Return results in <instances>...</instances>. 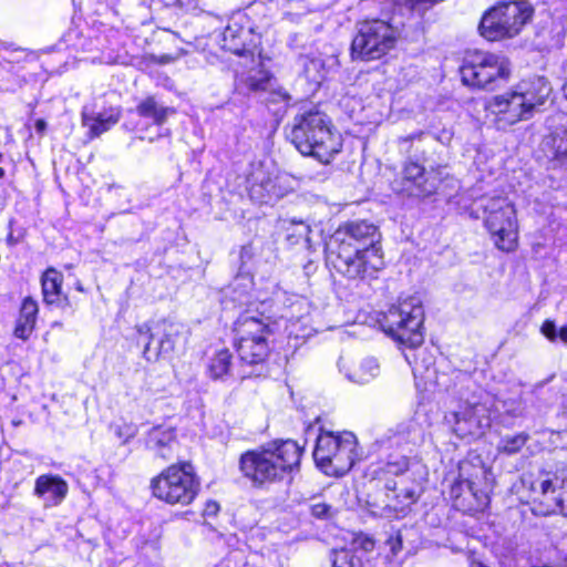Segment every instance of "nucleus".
Segmentation results:
<instances>
[{
  "mask_svg": "<svg viewBox=\"0 0 567 567\" xmlns=\"http://www.w3.org/2000/svg\"><path fill=\"white\" fill-rule=\"evenodd\" d=\"M437 179L430 176L417 163H408L402 172V178L395 189L408 196L427 197L435 193Z\"/></svg>",
  "mask_w": 567,
  "mask_h": 567,
  "instance_id": "obj_17",
  "label": "nucleus"
},
{
  "mask_svg": "<svg viewBox=\"0 0 567 567\" xmlns=\"http://www.w3.org/2000/svg\"><path fill=\"white\" fill-rule=\"evenodd\" d=\"M498 409L512 417H520L524 415L525 406L520 394L498 400Z\"/></svg>",
  "mask_w": 567,
  "mask_h": 567,
  "instance_id": "obj_32",
  "label": "nucleus"
},
{
  "mask_svg": "<svg viewBox=\"0 0 567 567\" xmlns=\"http://www.w3.org/2000/svg\"><path fill=\"white\" fill-rule=\"evenodd\" d=\"M486 110L496 115V124L501 130L527 120L532 115L516 89L494 96L486 104Z\"/></svg>",
  "mask_w": 567,
  "mask_h": 567,
  "instance_id": "obj_16",
  "label": "nucleus"
},
{
  "mask_svg": "<svg viewBox=\"0 0 567 567\" xmlns=\"http://www.w3.org/2000/svg\"><path fill=\"white\" fill-rule=\"evenodd\" d=\"M532 8L525 1L501 2L482 17L480 34L488 41L512 39L530 20Z\"/></svg>",
  "mask_w": 567,
  "mask_h": 567,
  "instance_id": "obj_7",
  "label": "nucleus"
},
{
  "mask_svg": "<svg viewBox=\"0 0 567 567\" xmlns=\"http://www.w3.org/2000/svg\"><path fill=\"white\" fill-rule=\"evenodd\" d=\"M247 252H248V247L247 246H243L241 249H240V258L243 259L244 256H247Z\"/></svg>",
  "mask_w": 567,
  "mask_h": 567,
  "instance_id": "obj_49",
  "label": "nucleus"
},
{
  "mask_svg": "<svg viewBox=\"0 0 567 567\" xmlns=\"http://www.w3.org/2000/svg\"><path fill=\"white\" fill-rule=\"evenodd\" d=\"M62 275L54 269L47 270L42 276V292L47 303L53 305L61 301Z\"/></svg>",
  "mask_w": 567,
  "mask_h": 567,
  "instance_id": "obj_26",
  "label": "nucleus"
},
{
  "mask_svg": "<svg viewBox=\"0 0 567 567\" xmlns=\"http://www.w3.org/2000/svg\"><path fill=\"white\" fill-rule=\"evenodd\" d=\"M379 372V365L375 360L368 359L361 363L360 371L355 373L354 380L358 383H367Z\"/></svg>",
  "mask_w": 567,
  "mask_h": 567,
  "instance_id": "obj_35",
  "label": "nucleus"
},
{
  "mask_svg": "<svg viewBox=\"0 0 567 567\" xmlns=\"http://www.w3.org/2000/svg\"><path fill=\"white\" fill-rule=\"evenodd\" d=\"M329 260L339 274L349 279L373 277L383 267V257L378 250L365 252L352 249L349 245L332 246Z\"/></svg>",
  "mask_w": 567,
  "mask_h": 567,
  "instance_id": "obj_12",
  "label": "nucleus"
},
{
  "mask_svg": "<svg viewBox=\"0 0 567 567\" xmlns=\"http://www.w3.org/2000/svg\"><path fill=\"white\" fill-rule=\"evenodd\" d=\"M114 6H120L122 0H111Z\"/></svg>",
  "mask_w": 567,
  "mask_h": 567,
  "instance_id": "obj_50",
  "label": "nucleus"
},
{
  "mask_svg": "<svg viewBox=\"0 0 567 567\" xmlns=\"http://www.w3.org/2000/svg\"><path fill=\"white\" fill-rule=\"evenodd\" d=\"M238 336L237 352L241 362L237 378L244 380L257 375L254 371H247L246 367H260L269 354L267 339L271 329L262 319L252 316H241L235 327Z\"/></svg>",
  "mask_w": 567,
  "mask_h": 567,
  "instance_id": "obj_4",
  "label": "nucleus"
},
{
  "mask_svg": "<svg viewBox=\"0 0 567 567\" xmlns=\"http://www.w3.org/2000/svg\"><path fill=\"white\" fill-rule=\"evenodd\" d=\"M454 419V432L461 437L480 435L491 424L487 408L482 403L466 405Z\"/></svg>",
  "mask_w": 567,
  "mask_h": 567,
  "instance_id": "obj_18",
  "label": "nucleus"
},
{
  "mask_svg": "<svg viewBox=\"0 0 567 567\" xmlns=\"http://www.w3.org/2000/svg\"><path fill=\"white\" fill-rule=\"evenodd\" d=\"M409 458L405 456H401L395 461H390L385 464V466L381 470V473L378 477H391L401 478L402 475L409 470Z\"/></svg>",
  "mask_w": 567,
  "mask_h": 567,
  "instance_id": "obj_33",
  "label": "nucleus"
},
{
  "mask_svg": "<svg viewBox=\"0 0 567 567\" xmlns=\"http://www.w3.org/2000/svg\"><path fill=\"white\" fill-rule=\"evenodd\" d=\"M156 498L171 505H188L197 496L200 482L190 463L173 464L151 481Z\"/></svg>",
  "mask_w": 567,
  "mask_h": 567,
  "instance_id": "obj_6",
  "label": "nucleus"
},
{
  "mask_svg": "<svg viewBox=\"0 0 567 567\" xmlns=\"http://www.w3.org/2000/svg\"><path fill=\"white\" fill-rule=\"evenodd\" d=\"M289 137L302 155L323 164L330 163L342 147L341 136L332 131L329 117L317 110L296 115Z\"/></svg>",
  "mask_w": 567,
  "mask_h": 567,
  "instance_id": "obj_2",
  "label": "nucleus"
},
{
  "mask_svg": "<svg viewBox=\"0 0 567 567\" xmlns=\"http://www.w3.org/2000/svg\"><path fill=\"white\" fill-rule=\"evenodd\" d=\"M47 128V123L44 120H38L35 122V130L39 132V133H43Z\"/></svg>",
  "mask_w": 567,
  "mask_h": 567,
  "instance_id": "obj_46",
  "label": "nucleus"
},
{
  "mask_svg": "<svg viewBox=\"0 0 567 567\" xmlns=\"http://www.w3.org/2000/svg\"><path fill=\"white\" fill-rule=\"evenodd\" d=\"M219 506L216 502H209L205 508L207 515H214L218 512Z\"/></svg>",
  "mask_w": 567,
  "mask_h": 567,
  "instance_id": "obj_44",
  "label": "nucleus"
},
{
  "mask_svg": "<svg viewBox=\"0 0 567 567\" xmlns=\"http://www.w3.org/2000/svg\"><path fill=\"white\" fill-rule=\"evenodd\" d=\"M484 225L493 243L502 251L512 252L517 248L518 225L513 204L502 196L482 199Z\"/></svg>",
  "mask_w": 567,
  "mask_h": 567,
  "instance_id": "obj_9",
  "label": "nucleus"
},
{
  "mask_svg": "<svg viewBox=\"0 0 567 567\" xmlns=\"http://www.w3.org/2000/svg\"><path fill=\"white\" fill-rule=\"evenodd\" d=\"M460 73L465 85L494 90L508 80L511 64L505 56L473 51L466 54Z\"/></svg>",
  "mask_w": 567,
  "mask_h": 567,
  "instance_id": "obj_8",
  "label": "nucleus"
},
{
  "mask_svg": "<svg viewBox=\"0 0 567 567\" xmlns=\"http://www.w3.org/2000/svg\"><path fill=\"white\" fill-rule=\"evenodd\" d=\"M38 315V305L31 298H25L20 309V316L14 328V336L27 340L32 333Z\"/></svg>",
  "mask_w": 567,
  "mask_h": 567,
  "instance_id": "obj_23",
  "label": "nucleus"
},
{
  "mask_svg": "<svg viewBox=\"0 0 567 567\" xmlns=\"http://www.w3.org/2000/svg\"><path fill=\"white\" fill-rule=\"evenodd\" d=\"M396 42L395 30L380 19L357 23V33L351 43V55L362 61L381 59Z\"/></svg>",
  "mask_w": 567,
  "mask_h": 567,
  "instance_id": "obj_10",
  "label": "nucleus"
},
{
  "mask_svg": "<svg viewBox=\"0 0 567 567\" xmlns=\"http://www.w3.org/2000/svg\"><path fill=\"white\" fill-rule=\"evenodd\" d=\"M357 445V437L351 432L321 431L317 437L313 460L327 475L343 476L358 457Z\"/></svg>",
  "mask_w": 567,
  "mask_h": 567,
  "instance_id": "obj_5",
  "label": "nucleus"
},
{
  "mask_svg": "<svg viewBox=\"0 0 567 567\" xmlns=\"http://www.w3.org/2000/svg\"><path fill=\"white\" fill-rule=\"evenodd\" d=\"M419 433V426L412 419H406L396 423L388 430V439L394 440L395 444L401 445L414 442Z\"/></svg>",
  "mask_w": 567,
  "mask_h": 567,
  "instance_id": "obj_27",
  "label": "nucleus"
},
{
  "mask_svg": "<svg viewBox=\"0 0 567 567\" xmlns=\"http://www.w3.org/2000/svg\"><path fill=\"white\" fill-rule=\"evenodd\" d=\"M528 440L529 435L525 432L505 435L499 440L497 451L507 455L516 454L524 447Z\"/></svg>",
  "mask_w": 567,
  "mask_h": 567,
  "instance_id": "obj_30",
  "label": "nucleus"
},
{
  "mask_svg": "<svg viewBox=\"0 0 567 567\" xmlns=\"http://www.w3.org/2000/svg\"><path fill=\"white\" fill-rule=\"evenodd\" d=\"M321 69L322 62L320 60H310L305 64V74L309 81L319 84L323 79Z\"/></svg>",
  "mask_w": 567,
  "mask_h": 567,
  "instance_id": "obj_36",
  "label": "nucleus"
},
{
  "mask_svg": "<svg viewBox=\"0 0 567 567\" xmlns=\"http://www.w3.org/2000/svg\"><path fill=\"white\" fill-rule=\"evenodd\" d=\"M68 492V483L59 475L44 474L35 480L34 495L42 497L45 506L60 505Z\"/></svg>",
  "mask_w": 567,
  "mask_h": 567,
  "instance_id": "obj_20",
  "label": "nucleus"
},
{
  "mask_svg": "<svg viewBox=\"0 0 567 567\" xmlns=\"http://www.w3.org/2000/svg\"><path fill=\"white\" fill-rule=\"evenodd\" d=\"M377 492L373 505L389 513H403L417 501L415 486L406 484V480L392 477H374Z\"/></svg>",
  "mask_w": 567,
  "mask_h": 567,
  "instance_id": "obj_13",
  "label": "nucleus"
},
{
  "mask_svg": "<svg viewBox=\"0 0 567 567\" xmlns=\"http://www.w3.org/2000/svg\"><path fill=\"white\" fill-rule=\"evenodd\" d=\"M332 564V567H363L361 559L347 549L333 551Z\"/></svg>",
  "mask_w": 567,
  "mask_h": 567,
  "instance_id": "obj_34",
  "label": "nucleus"
},
{
  "mask_svg": "<svg viewBox=\"0 0 567 567\" xmlns=\"http://www.w3.org/2000/svg\"><path fill=\"white\" fill-rule=\"evenodd\" d=\"M462 493L471 495L477 499L478 506L485 504L486 495L478 493V491L475 488V484L468 480L458 482L452 487V496L455 497L457 506L464 505L462 502H460Z\"/></svg>",
  "mask_w": 567,
  "mask_h": 567,
  "instance_id": "obj_31",
  "label": "nucleus"
},
{
  "mask_svg": "<svg viewBox=\"0 0 567 567\" xmlns=\"http://www.w3.org/2000/svg\"><path fill=\"white\" fill-rule=\"evenodd\" d=\"M558 337L563 342L567 343V324L560 328Z\"/></svg>",
  "mask_w": 567,
  "mask_h": 567,
  "instance_id": "obj_47",
  "label": "nucleus"
},
{
  "mask_svg": "<svg viewBox=\"0 0 567 567\" xmlns=\"http://www.w3.org/2000/svg\"><path fill=\"white\" fill-rule=\"evenodd\" d=\"M136 112L142 117L151 118L154 124L162 125L175 110L159 104L154 96H147L138 103Z\"/></svg>",
  "mask_w": 567,
  "mask_h": 567,
  "instance_id": "obj_24",
  "label": "nucleus"
},
{
  "mask_svg": "<svg viewBox=\"0 0 567 567\" xmlns=\"http://www.w3.org/2000/svg\"><path fill=\"white\" fill-rule=\"evenodd\" d=\"M272 75L262 69L251 70L248 75L241 80L248 92H266L272 89L275 84Z\"/></svg>",
  "mask_w": 567,
  "mask_h": 567,
  "instance_id": "obj_28",
  "label": "nucleus"
},
{
  "mask_svg": "<svg viewBox=\"0 0 567 567\" xmlns=\"http://www.w3.org/2000/svg\"><path fill=\"white\" fill-rule=\"evenodd\" d=\"M540 488L544 494H547L553 488V483L550 480H545L540 483Z\"/></svg>",
  "mask_w": 567,
  "mask_h": 567,
  "instance_id": "obj_45",
  "label": "nucleus"
},
{
  "mask_svg": "<svg viewBox=\"0 0 567 567\" xmlns=\"http://www.w3.org/2000/svg\"><path fill=\"white\" fill-rule=\"evenodd\" d=\"M542 150L546 157L550 159H565L567 158V131L556 130L544 137L542 142Z\"/></svg>",
  "mask_w": 567,
  "mask_h": 567,
  "instance_id": "obj_25",
  "label": "nucleus"
},
{
  "mask_svg": "<svg viewBox=\"0 0 567 567\" xmlns=\"http://www.w3.org/2000/svg\"><path fill=\"white\" fill-rule=\"evenodd\" d=\"M155 332L152 328L144 323L136 328L138 337L137 342L144 343L143 357L148 362H156L162 357L173 352L175 347V339L178 334L177 324L163 320L157 322L154 327Z\"/></svg>",
  "mask_w": 567,
  "mask_h": 567,
  "instance_id": "obj_14",
  "label": "nucleus"
},
{
  "mask_svg": "<svg viewBox=\"0 0 567 567\" xmlns=\"http://www.w3.org/2000/svg\"><path fill=\"white\" fill-rule=\"evenodd\" d=\"M84 125L89 128L92 136H99L106 130V123L101 117H87L84 115Z\"/></svg>",
  "mask_w": 567,
  "mask_h": 567,
  "instance_id": "obj_37",
  "label": "nucleus"
},
{
  "mask_svg": "<svg viewBox=\"0 0 567 567\" xmlns=\"http://www.w3.org/2000/svg\"><path fill=\"white\" fill-rule=\"evenodd\" d=\"M476 567H485V566H483V565L478 564Z\"/></svg>",
  "mask_w": 567,
  "mask_h": 567,
  "instance_id": "obj_53",
  "label": "nucleus"
},
{
  "mask_svg": "<svg viewBox=\"0 0 567 567\" xmlns=\"http://www.w3.org/2000/svg\"><path fill=\"white\" fill-rule=\"evenodd\" d=\"M177 446L175 432L171 427L156 426L147 434L146 447L164 461L175 456Z\"/></svg>",
  "mask_w": 567,
  "mask_h": 567,
  "instance_id": "obj_21",
  "label": "nucleus"
},
{
  "mask_svg": "<svg viewBox=\"0 0 567 567\" xmlns=\"http://www.w3.org/2000/svg\"><path fill=\"white\" fill-rule=\"evenodd\" d=\"M107 121H109V123H110V122L112 121V116H109V117H107ZM113 122H116V118H115V120H113Z\"/></svg>",
  "mask_w": 567,
  "mask_h": 567,
  "instance_id": "obj_52",
  "label": "nucleus"
},
{
  "mask_svg": "<svg viewBox=\"0 0 567 567\" xmlns=\"http://www.w3.org/2000/svg\"><path fill=\"white\" fill-rule=\"evenodd\" d=\"M270 91V102L277 103V102H288L290 100L289 93L284 90L282 87L275 89V84L272 85V89Z\"/></svg>",
  "mask_w": 567,
  "mask_h": 567,
  "instance_id": "obj_41",
  "label": "nucleus"
},
{
  "mask_svg": "<svg viewBox=\"0 0 567 567\" xmlns=\"http://www.w3.org/2000/svg\"><path fill=\"white\" fill-rule=\"evenodd\" d=\"M354 545L358 548H361L362 550L368 553V551L373 550L374 540L370 536L361 534L354 538Z\"/></svg>",
  "mask_w": 567,
  "mask_h": 567,
  "instance_id": "obj_40",
  "label": "nucleus"
},
{
  "mask_svg": "<svg viewBox=\"0 0 567 567\" xmlns=\"http://www.w3.org/2000/svg\"><path fill=\"white\" fill-rule=\"evenodd\" d=\"M293 226H296V230L293 233V236H297L298 238H305L308 239L310 227L309 225L305 224L303 221H291Z\"/></svg>",
  "mask_w": 567,
  "mask_h": 567,
  "instance_id": "obj_43",
  "label": "nucleus"
},
{
  "mask_svg": "<svg viewBox=\"0 0 567 567\" xmlns=\"http://www.w3.org/2000/svg\"><path fill=\"white\" fill-rule=\"evenodd\" d=\"M542 332L548 338L550 341L556 340L557 338V329L554 321L546 320L542 326Z\"/></svg>",
  "mask_w": 567,
  "mask_h": 567,
  "instance_id": "obj_42",
  "label": "nucleus"
},
{
  "mask_svg": "<svg viewBox=\"0 0 567 567\" xmlns=\"http://www.w3.org/2000/svg\"><path fill=\"white\" fill-rule=\"evenodd\" d=\"M115 435L120 443H126L130 439L135 435V427L130 424H125L123 427H117L115 431Z\"/></svg>",
  "mask_w": 567,
  "mask_h": 567,
  "instance_id": "obj_39",
  "label": "nucleus"
},
{
  "mask_svg": "<svg viewBox=\"0 0 567 567\" xmlns=\"http://www.w3.org/2000/svg\"><path fill=\"white\" fill-rule=\"evenodd\" d=\"M424 310L416 296H410L389 307L378 322L382 330L402 344L414 348L423 342Z\"/></svg>",
  "mask_w": 567,
  "mask_h": 567,
  "instance_id": "obj_3",
  "label": "nucleus"
},
{
  "mask_svg": "<svg viewBox=\"0 0 567 567\" xmlns=\"http://www.w3.org/2000/svg\"><path fill=\"white\" fill-rule=\"evenodd\" d=\"M310 512H311L312 516H315L316 518H319V519H327V518L332 517V515H333L331 505L323 503V502L311 504Z\"/></svg>",
  "mask_w": 567,
  "mask_h": 567,
  "instance_id": "obj_38",
  "label": "nucleus"
},
{
  "mask_svg": "<svg viewBox=\"0 0 567 567\" xmlns=\"http://www.w3.org/2000/svg\"><path fill=\"white\" fill-rule=\"evenodd\" d=\"M301 454L302 449L295 441L274 442L241 454L239 470L254 486L262 487L297 470Z\"/></svg>",
  "mask_w": 567,
  "mask_h": 567,
  "instance_id": "obj_1",
  "label": "nucleus"
},
{
  "mask_svg": "<svg viewBox=\"0 0 567 567\" xmlns=\"http://www.w3.org/2000/svg\"><path fill=\"white\" fill-rule=\"evenodd\" d=\"M230 368L231 354L228 350H221L210 359L208 365L209 375L213 379H221L230 372Z\"/></svg>",
  "mask_w": 567,
  "mask_h": 567,
  "instance_id": "obj_29",
  "label": "nucleus"
},
{
  "mask_svg": "<svg viewBox=\"0 0 567 567\" xmlns=\"http://www.w3.org/2000/svg\"><path fill=\"white\" fill-rule=\"evenodd\" d=\"M516 90L532 113L537 106L545 103L551 92L548 81L543 76L523 81L516 86Z\"/></svg>",
  "mask_w": 567,
  "mask_h": 567,
  "instance_id": "obj_22",
  "label": "nucleus"
},
{
  "mask_svg": "<svg viewBox=\"0 0 567 567\" xmlns=\"http://www.w3.org/2000/svg\"><path fill=\"white\" fill-rule=\"evenodd\" d=\"M247 183L251 200L266 205H274L293 192L296 186L292 176L270 169L261 163L252 166Z\"/></svg>",
  "mask_w": 567,
  "mask_h": 567,
  "instance_id": "obj_11",
  "label": "nucleus"
},
{
  "mask_svg": "<svg viewBox=\"0 0 567 567\" xmlns=\"http://www.w3.org/2000/svg\"><path fill=\"white\" fill-rule=\"evenodd\" d=\"M4 176V169L2 167H0V178H3Z\"/></svg>",
  "mask_w": 567,
  "mask_h": 567,
  "instance_id": "obj_51",
  "label": "nucleus"
},
{
  "mask_svg": "<svg viewBox=\"0 0 567 567\" xmlns=\"http://www.w3.org/2000/svg\"><path fill=\"white\" fill-rule=\"evenodd\" d=\"M557 504L558 506L560 507V511L567 515V504L565 505V501L564 499H558L557 501Z\"/></svg>",
  "mask_w": 567,
  "mask_h": 567,
  "instance_id": "obj_48",
  "label": "nucleus"
},
{
  "mask_svg": "<svg viewBox=\"0 0 567 567\" xmlns=\"http://www.w3.org/2000/svg\"><path fill=\"white\" fill-rule=\"evenodd\" d=\"M381 234L378 227L367 220H354L340 226L334 234L332 246L349 245L352 249L362 251L378 250L380 247Z\"/></svg>",
  "mask_w": 567,
  "mask_h": 567,
  "instance_id": "obj_15",
  "label": "nucleus"
},
{
  "mask_svg": "<svg viewBox=\"0 0 567 567\" xmlns=\"http://www.w3.org/2000/svg\"><path fill=\"white\" fill-rule=\"evenodd\" d=\"M255 45L252 30L237 22L229 23L221 33L220 47L236 55H245Z\"/></svg>",
  "mask_w": 567,
  "mask_h": 567,
  "instance_id": "obj_19",
  "label": "nucleus"
}]
</instances>
